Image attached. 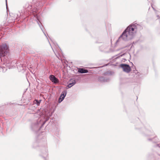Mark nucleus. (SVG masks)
Here are the masks:
<instances>
[{"label": "nucleus", "instance_id": "1", "mask_svg": "<svg viewBox=\"0 0 160 160\" xmlns=\"http://www.w3.org/2000/svg\"><path fill=\"white\" fill-rule=\"evenodd\" d=\"M136 129L139 130L142 135L146 137L147 141L152 143V151L155 153L152 156L149 154L148 159L151 160H160V143L159 140L155 134L152 128L148 125L144 126L141 123L135 126Z\"/></svg>", "mask_w": 160, "mask_h": 160}, {"label": "nucleus", "instance_id": "2", "mask_svg": "<svg viewBox=\"0 0 160 160\" xmlns=\"http://www.w3.org/2000/svg\"><path fill=\"white\" fill-rule=\"evenodd\" d=\"M46 145V140L45 138H43L42 140H41L39 142L36 140L33 142L32 147L34 149L37 148L38 147L40 146H42V148L41 150V154L40 155L43 158L44 160H46V157L48 155V150Z\"/></svg>", "mask_w": 160, "mask_h": 160}, {"label": "nucleus", "instance_id": "3", "mask_svg": "<svg viewBox=\"0 0 160 160\" xmlns=\"http://www.w3.org/2000/svg\"><path fill=\"white\" fill-rule=\"evenodd\" d=\"M36 6L37 7L35 9H34L32 10V14L33 15L35 18H36L37 19V22L38 25L39 26L41 30L44 33V35L46 36V34L44 33V31L42 29V25L40 24L41 23L39 20V18L38 16V14L40 12V11H38V10L41 8V7L43 5V3L42 2L41 0H38L36 1Z\"/></svg>", "mask_w": 160, "mask_h": 160}, {"label": "nucleus", "instance_id": "4", "mask_svg": "<svg viewBox=\"0 0 160 160\" xmlns=\"http://www.w3.org/2000/svg\"><path fill=\"white\" fill-rule=\"evenodd\" d=\"M46 122V121H42L40 119H38L36 122L32 124L31 126L32 130L35 132L39 130L45 124Z\"/></svg>", "mask_w": 160, "mask_h": 160}, {"label": "nucleus", "instance_id": "5", "mask_svg": "<svg viewBox=\"0 0 160 160\" xmlns=\"http://www.w3.org/2000/svg\"><path fill=\"white\" fill-rule=\"evenodd\" d=\"M112 72L109 71H107L104 73V76H100L98 78V80L100 82L104 83L108 82L110 81V78L107 76V75H111Z\"/></svg>", "mask_w": 160, "mask_h": 160}, {"label": "nucleus", "instance_id": "6", "mask_svg": "<svg viewBox=\"0 0 160 160\" xmlns=\"http://www.w3.org/2000/svg\"><path fill=\"white\" fill-rule=\"evenodd\" d=\"M9 47L6 43H2L0 45V58L5 56L9 53Z\"/></svg>", "mask_w": 160, "mask_h": 160}, {"label": "nucleus", "instance_id": "7", "mask_svg": "<svg viewBox=\"0 0 160 160\" xmlns=\"http://www.w3.org/2000/svg\"><path fill=\"white\" fill-rule=\"evenodd\" d=\"M127 30L126 29L124 30L121 35L120 36L116 42V44H118L119 42H120L121 40L124 41H126L132 38V37L130 35H129L128 33Z\"/></svg>", "mask_w": 160, "mask_h": 160}, {"label": "nucleus", "instance_id": "8", "mask_svg": "<svg viewBox=\"0 0 160 160\" xmlns=\"http://www.w3.org/2000/svg\"><path fill=\"white\" fill-rule=\"evenodd\" d=\"M126 29L127 30L128 33L129 35H130L132 37L134 34L137 32L134 23L130 25Z\"/></svg>", "mask_w": 160, "mask_h": 160}, {"label": "nucleus", "instance_id": "9", "mask_svg": "<svg viewBox=\"0 0 160 160\" xmlns=\"http://www.w3.org/2000/svg\"><path fill=\"white\" fill-rule=\"evenodd\" d=\"M120 67L123 69V71L127 73L130 72L131 68L129 65L125 64H122L120 65Z\"/></svg>", "mask_w": 160, "mask_h": 160}, {"label": "nucleus", "instance_id": "10", "mask_svg": "<svg viewBox=\"0 0 160 160\" xmlns=\"http://www.w3.org/2000/svg\"><path fill=\"white\" fill-rule=\"evenodd\" d=\"M67 92L66 90L63 91L62 92L58 100L59 103L61 102L64 100L66 95Z\"/></svg>", "mask_w": 160, "mask_h": 160}, {"label": "nucleus", "instance_id": "11", "mask_svg": "<svg viewBox=\"0 0 160 160\" xmlns=\"http://www.w3.org/2000/svg\"><path fill=\"white\" fill-rule=\"evenodd\" d=\"M49 79L52 82L55 84L58 83L59 82V80L52 75H51L49 76Z\"/></svg>", "mask_w": 160, "mask_h": 160}, {"label": "nucleus", "instance_id": "12", "mask_svg": "<svg viewBox=\"0 0 160 160\" xmlns=\"http://www.w3.org/2000/svg\"><path fill=\"white\" fill-rule=\"evenodd\" d=\"M53 112H52L51 108H49L48 109H47L45 111V115L47 117L49 118L52 114Z\"/></svg>", "mask_w": 160, "mask_h": 160}, {"label": "nucleus", "instance_id": "13", "mask_svg": "<svg viewBox=\"0 0 160 160\" xmlns=\"http://www.w3.org/2000/svg\"><path fill=\"white\" fill-rule=\"evenodd\" d=\"M78 72L81 73H84L88 72V71L84 68H79L78 69Z\"/></svg>", "mask_w": 160, "mask_h": 160}, {"label": "nucleus", "instance_id": "14", "mask_svg": "<svg viewBox=\"0 0 160 160\" xmlns=\"http://www.w3.org/2000/svg\"><path fill=\"white\" fill-rule=\"evenodd\" d=\"M137 32L140 31L142 29V27L140 25L136 23H134Z\"/></svg>", "mask_w": 160, "mask_h": 160}, {"label": "nucleus", "instance_id": "15", "mask_svg": "<svg viewBox=\"0 0 160 160\" xmlns=\"http://www.w3.org/2000/svg\"><path fill=\"white\" fill-rule=\"evenodd\" d=\"M76 81L75 80H74L72 81V82L69 83V84L68 85L67 87L68 88H70L74 86L76 84Z\"/></svg>", "mask_w": 160, "mask_h": 160}, {"label": "nucleus", "instance_id": "16", "mask_svg": "<svg viewBox=\"0 0 160 160\" xmlns=\"http://www.w3.org/2000/svg\"><path fill=\"white\" fill-rule=\"evenodd\" d=\"M106 48V47L105 46L104 44H102V45L100 46L99 49L101 51H103Z\"/></svg>", "mask_w": 160, "mask_h": 160}, {"label": "nucleus", "instance_id": "17", "mask_svg": "<svg viewBox=\"0 0 160 160\" xmlns=\"http://www.w3.org/2000/svg\"><path fill=\"white\" fill-rule=\"evenodd\" d=\"M41 101V100L38 101V100L35 99L33 102V104H36L37 106H38L40 104Z\"/></svg>", "mask_w": 160, "mask_h": 160}, {"label": "nucleus", "instance_id": "18", "mask_svg": "<svg viewBox=\"0 0 160 160\" xmlns=\"http://www.w3.org/2000/svg\"><path fill=\"white\" fill-rule=\"evenodd\" d=\"M137 77H140L142 75V74L136 71L135 72Z\"/></svg>", "mask_w": 160, "mask_h": 160}, {"label": "nucleus", "instance_id": "19", "mask_svg": "<svg viewBox=\"0 0 160 160\" xmlns=\"http://www.w3.org/2000/svg\"><path fill=\"white\" fill-rule=\"evenodd\" d=\"M152 8H153V10L157 14H158V11H157L155 8H154L153 7V6L152 5Z\"/></svg>", "mask_w": 160, "mask_h": 160}, {"label": "nucleus", "instance_id": "20", "mask_svg": "<svg viewBox=\"0 0 160 160\" xmlns=\"http://www.w3.org/2000/svg\"><path fill=\"white\" fill-rule=\"evenodd\" d=\"M6 3L7 9V10H8V6H7V0H6Z\"/></svg>", "mask_w": 160, "mask_h": 160}, {"label": "nucleus", "instance_id": "21", "mask_svg": "<svg viewBox=\"0 0 160 160\" xmlns=\"http://www.w3.org/2000/svg\"><path fill=\"white\" fill-rule=\"evenodd\" d=\"M1 68H2V67H3L5 69V70H6L7 69V68H5L3 66L1 67Z\"/></svg>", "mask_w": 160, "mask_h": 160}, {"label": "nucleus", "instance_id": "22", "mask_svg": "<svg viewBox=\"0 0 160 160\" xmlns=\"http://www.w3.org/2000/svg\"><path fill=\"white\" fill-rule=\"evenodd\" d=\"M157 17L158 18H160V16L159 15H157Z\"/></svg>", "mask_w": 160, "mask_h": 160}, {"label": "nucleus", "instance_id": "23", "mask_svg": "<svg viewBox=\"0 0 160 160\" xmlns=\"http://www.w3.org/2000/svg\"><path fill=\"white\" fill-rule=\"evenodd\" d=\"M9 62L8 63H7V66L9 67Z\"/></svg>", "mask_w": 160, "mask_h": 160}, {"label": "nucleus", "instance_id": "24", "mask_svg": "<svg viewBox=\"0 0 160 160\" xmlns=\"http://www.w3.org/2000/svg\"><path fill=\"white\" fill-rule=\"evenodd\" d=\"M11 68L10 67H8V68H9H9Z\"/></svg>", "mask_w": 160, "mask_h": 160}]
</instances>
